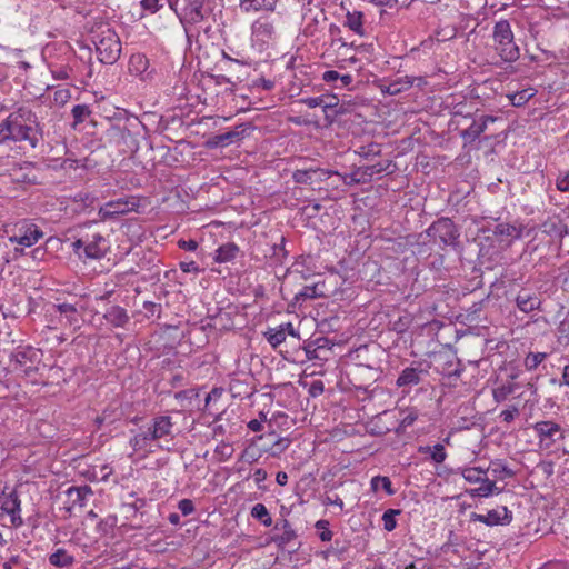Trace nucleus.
Here are the masks:
<instances>
[{
	"label": "nucleus",
	"instance_id": "1",
	"mask_svg": "<svg viewBox=\"0 0 569 569\" xmlns=\"http://www.w3.org/2000/svg\"><path fill=\"white\" fill-rule=\"evenodd\" d=\"M11 120L10 129L12 131V142H28L31 149H36L43 138V127L38 121V117L31 110L18 109L8 116Z\"/></svg>",
	"mask_w": 569,
	"mask_h": 569
},
{
	"label": "nucleus",
	"instance_id": "2",
	"mask_svg": "<svg viewBox=\"0 0 569 569\" xmlns=\"http://www.w3.org/2000/svg\"><path fill=\"white\" fill-rule=\"evenodd\" d=\"M459 231L449 218H440L435 221L425 233L419 234L418 244L437 246L439 248L456 246Z\"/></svg>",
	"mask_w": 569,
	"mask_h": 569
},
{
	"label": "nucleus",
	"instance_id": "3",
	"mask_svg": "<svg viewBox=\"0 0 569 569\" xmlns=\"http://www.w3.org/2000/svg\"><path fill=\"white\" fill-rule=\"evenodd\" d=\"M140 128H143V124L134 118L129 121V124H111L107 130V137L109 142L114 144L121 153L133 154L139 150L137 136Z\"/></svg>",
	"mask_w": 569,
	"mask_h": 569
},
{
	"label": "nucleus",
	"instance_id": "4",
	"mask_svg": "<svg viewBox=\"0 0 569 569\" xmlns=\"http://www.w3.org/2000/svg\"><path fill=\"white\" fill-rule=\"evenodd\" d=\"M495 49L505 62H515L520 57L519 47L515 43L511 26L507 20L496 22L493 28Z\"/></svg>",
	"mask_w": 569,
	"mask_h": 569
},
{
	"label": "nucleus",
	"instance_id": "5",
	"mask_svg": "<svg viewBox=\"0 0 569 569\" xmlns=\"http://www.w3.org/2000/svg\"><path fill=\"white\" fill-rule=\"evenodd\" d=\"M41 351L31 346L18 347L12 353L10 361L14 371L23 373L27 378L33 379L38 372V365L41 361Z\"/></svg>",
	"mask_w": 569,
	"mask_h": 569
},
{
	"label": "nucleus",
	"instance_id": "6",
	"mask_svg": "<svg viewBox=\"0 0 569 569\" xmlns=\"http://www.w3.org/2000/svg\"><path fill=\"white\" fill-rule=\"evenodd\" d=\"M11 244H19L29 248L43 237L42 230L29 220L17 222L11 229L6 230Z\"/></svg>",
	"mask_w": 569,
	"mask_h": 569
},
{
	"label": "nucleus",
	"instance_id": "7",
	"mask_svg": "<svg viewBox=\"0 0 569 569\" xmlns=\"http://www.w3.org/2000/svg\"><path fill=\"white\" fill-rule=\"evenodd\" d=\"M96 51L100 62L104 64H113L118 61L121 53V42L118 34L108 29L98 36V40L94 41Z\"/></svg>",
	"mask_w": 569,
	"mask_h": 569
},
{
	"label": "nucleus",
	"instance_id": "8",
	"mask_svg": "<svg viewBox=\"0 0 569 569\" xmlns=\"http://www.w3.org/2000/svg\"><path fill=\"white\" fill-rule=\"evenodd\" d=\"M325 269L326 266L320 260L319 253L309 251L298 256L288 269V272L290 274H299L301 279L306 280L313 276H320Z\"/></svg>",
	"mask_w": 569,
	"mask_h": 569
},
{
	"label": "nucleus",
	"instance_id": "9",
	"mask_svg": "<svg viewBox=\"0 0 569 569\" xmlns=\"http://www.w3.org/2000/svg\"><path fill=\"white\" fill-rule=\"evenodd\" d=\"M140 199L136 196L127 198H119L104 203L99 209V217L102 220L112 219L119 216L128 214L130 212H139Z\"/></svg>",
	"mask_w": 569,
	"mask_h": 569
},
{
	"label": "nucleus",
	"instance_id": "10",
	"mask_svg": "<svg viewBox=\"0 0 569 569\" xmlns=\"http://www.w3.org/2000/svg\"><path fill=\"white\" fill-rule=\"evenodd\" d=\"M478 109L475 110L473 116L466 122L460 131V137L463 140V144H471L475 142L488 128L489 123L496 122L499 118L489 114H479Z\"/></svg>",
	"mask_w": 569,
	"mask_h": 569
},
{
	"label": "nucleus",
	"instance_id": "11",
	"mask_svg": "<svg viewBox=\"0 0 569 569\" xmlns=\"http://www.w3.org/2000/svg\"><path fill=\"white\" fill-rule=\"evenodd\" d=\"M392 166V161L378 162L376 164L359 167L355 171H352L349 176H343V182L346 184H361L370 182L376 174H380L382 172H388L389 168Z\"/></svg>",
	"mask_w": 569,
	"mask_h": 569
},
{
	"label": "nucleus",
	"instance_id": "12",
	"mask_svg": "<svg viewBox=\"0 0 569 569\" xmlns=\"http://www.w3.org/2000/svg\"><path fill=\"white\" fill-rule=\"evenodd\" d=\"M512 519V512L506 506L498 507L497 509H491L486 515L477 512L470 513L471 522H481L488 527L508 526L511 523Z\"/></svg>",
	"mask_w": 569,
	"mask_h": 569
},
{
	"label": "nucleus",
	"instance_id": "13",
	"mask_svg": "<svg viewBox=\"0 0 569 569\" xmlns=\"http://www.w3.org/2000/svg\"><path fill=\"white\" fill-rule=\"evenodd\" d=\"M430 365L435 371L449 378H459L463 371V366L460 360L451 353H440L436 356L433 362Z\"/></svg>",
	"mask_w": 569,
	"mask_h": 569
},
{
	"label": "nucleus",
	"instance_id": "14",
	"mask_svg": "<svg viewBox=\"0 0 569 569\" xmlns=\"http://www.w3.org/2000/svg\"><path fill=\"white\" fill-rule=\"evenodd\" d=\"M249 130H251V126L249 123H241L233 130L212 136L207 140L206 146L210 149L230 146L231 143L238 142L247 137L249 134Z\"/></svg>",
	"mask_w": 569,
	"mask_h": 569
},
{
	"label": "nucleus",
	"instance_id": "15",
	"mask_svg": "<svg viewBox=\"0 0 569 569\" xmlns=\"http://www.w3.org/2000/svg\"><path fill=\"white\" fill-rule=\"evenodd\" d=\"M416 366L406 367L397 378L396 385L399 388L413 387L419 385L428 376L431 365L422 367V362H415Z\"/></svg>",
	"mask_w": 569,
	"mask_h": 569
},
{
	"label": "nucleus",
	"instance_id": "16",
	"mask_svg": "<svg viewBox=\"0 0 569 569\" xmlns=\"http://www.w3.org/2000/svg\"><path fill=\"white\" fill-rule=\"evenodd\" d=\"M7 489L8 487L6 486L0 496L1 509L3 512L8 513L11 517V523L16 527H19L23 523L22 518L20 516L21 501L16 489L9 492H7Z\"/></svg>",
	"mask_w": 569,
	"mask_h": 569
},
{
	"label": "nucleus",
	"instance_id": "17",
	"mask_svg": "<svg viewBox=\"0 0 569 569\" xmlns=\"http://www.w3.org/2000/svg\"><path fill=\"white\" fill-rule=\"evenodd\" d=\"M204 4L206 0H184V6L178 13L181 23L186 26L201 22L207 16Z\"/></svg>",
	"mask_w": 569,
	"mask_h": 569
},
{
	"label": "nucleus",
	"instance_id": "18",
	"mask_svg": "<svg viewBox=\"0 0 569 569\" xmlns=\"http://www.w3.org/2000/svg\"><path fill=\"white\" fill-rule=\"evenodd\" d=\"M379 370L377 367L370 365L358 363L355 366L353 379L359 382L355 383L357 389L367 390L379 378Z\"/></svg>",
	"mask_w": 569,
	"mask_h": 569
},
{
	"label": "nucleus",
	"instance_id": "19",
	"mask_svg": "<svg viewBox=\"0 0 569 569\" xmlns=\"http://www.w3.org/2000/svg\"><path fill=\"white\" fill-rule=\"evenodd\" d=\"M172 420L170 416H157L147 428L148 437L151 441L160 440L172 435Z\"/></svg>",
	"mask_w": 569,
	"mask_h": 569
},
{
	"label": "nucleus",
	"instance_id": "20",
	"mask_svg": "<svg viewBox=\"0 0 569 569\" xmlns=\"http://www.w3.org/2000/svg\"><path fill=\"white\" fill-rule=\"evenodd\" d=\"M44 254L46 251H10L3 259L7 263L18 261L17 267L27 270L32 268V262L43 259Z\"/></svg>",
	"mask_w": 569,
	"mask_h": 569
},
{
	"label": "nucleus",
	"instance_id": "21",
	"mask_svg": "<svg viewBox=\"0 0 569 569\" xmlns=\"http://www.w3.org/2000/svg\"><path fill=\"white\" fill-rule=\"evenodd\" d=\"M532 428L541 442L548 440L549 443H555L557 440L563 438L560 426L550 420L536 422Z\"/></svg>",
	"mask_w": 569,
	"mask_h": 569
},
{
	"label": "nucleus",
	"instance_id": "22",
	"mask_svg": "<svg viewBox=\"0 0 569 569\" xmlns=\"http://www.w3.org/2000/svg\"><path fill=\"white\" fill-rule=\"evenodd\" d=\"M252 38L257 42L268 43L274 38V24L266 18H260L252 23Z\"/></svg>",
	"mask_w": 569,
	"mask_h": 569
},
{
	"label": "nucleus",
	"instance_id": "23",
	"mask_svg": "<svg viewBox=\"0 0 569 569\" xmlns=\"http://www.w3.org/2000/svg\"><path fill=\"white\" fill-rule=\"evenodd\" d=\"M332 174L331 171L320 169V168H310L303 170H296L292 173V179L296 183L299 184H312L315 181V177L319 181H323L328 179Z\"/></svg>",
	"mask_w": 569,
	"mask_h": 569
},
{
	"label": "nucleus",
	"instance_id": "24",
	"mask_svg": "<svg viewBox=\"0 0 569 569\" xmlns=\"http://www.w3.org/2000/svg\"><path fill=\"white\" fill-rule=\"evenodd\" d=\"M274 530L282 531L280 535H274L271 538V541L274 542L279 548H284L297 538V532L293 530L287 519L277 520Z\"/></svg>",
	"mask_w": 569,
	"mask_h": 569
},
{
	"label": "nucleus",
	"instance_id": "25",
	"mask_svg": "<svg viewBox=\"0 0 569 569\" xmlns=\"http://www.w3.org/2000/svg\"><path fill=\"white\" fill-rule=\"evenodd\" d=\"M66 495L71 503L70 508H83L87 505L88 498L93 495V491L90 486L84 485L80 487H70L66 491Z\"/></svg>",
	"mask_w": 569,
	"mask_h": 569
},
{
	"label": "nucleus",
	"instance_id": "26",
	"mask_svg": "<svg viewBox=\"0 0 569 569\" xmlns=\"http://www.w3.org/2000/svg\"><path fill=\"white\" fill-rule=\"evenodd\" d=\"M106 321L116 328H123L130 321L127 310L118 305H112L103 313Z\"/></svg>",
	"mask_w": 569,
	"mask_h": 569
},
{
	"label": "nucleus",
	"instance_id": "27",
	"mask_svg": "<svg viewBox=\"0 0 569 569\" xmlns=\"http://www.w3.org/2000/svg\"><path fill=\"white\" fill-rule=\"evenodd\" d=\"M52 308L54 311L59 312L60 323L64 326H78L79 319H78V309L72 303H54L52 305Z\"/></svg>",
	"mask_w": 569,
	"mask_h": 569
},
{
	"label": "nucleus",
	"instance_id": "28",
	"mask_svg": "<svg viewBox=\"0 0 569 569\" xmlns=\"http://www.w3.org/2000/svg\"><path fill=\"white\" fill-rule=\"evenodd\" d=\"M48 561L51 566L60 569H70L73 567L76 559L64 548H57L52 553L49 555Z\"/></svg>",
	"mask_w": 569,
	"mask_h": 569
},
{
	"label": "nucleus",
	"instance_id": "29",
	"mask_svg": "<svg viewBox=\"0 0 569 569\" xmlns=\"http://www.w3.org/2000/svg\"><path fill=\"white\" fill-rule=\"evenodd\" d=\"M501 489L498 488L496 482L490 480L488 477L483 478L479 487L466 490V493L472 498H488L493 495H499Z\"/></svg>",
	"mask_w": 569,
	"mask_h": 569
},
{
	"label": "nucleus",
	"instance_id": "30",
	"mask_svg": "<svg viewBox=\"0 0 569 569\" xmlns=\"http://www.w3.org/2000/svg\"><path fill=\"white\" fill-rule=\"evenodd\" d=\"M325 287V282H315L311 286H305L302 290H300L298 293H296L295 299L297 301H306L308 299H315L318 297H325L326 293L323 292L322 288Z\"/></svg>",
	"mask_w": 569,
	"mask_h": 569
},
{
	"label": "nucleus",
	"instance_id": "31",
	"mask_svg": "<svg viewBox=\"0 0 569 569\" xmlns=\"http://www.w3.org/2000/svg\"><path fill=\"white\" fill-rule=\"evenodd\" d=\"M277 2L278 0H240V7L246 12H249L251 10L273 11Z\"/></svg>",
	"mask_w": 569,
	"mask_h": 569
},
{
	"label": "nucleus",
	"instance_id": "32",
	"mask_svg": "<svg viewBox=\"0 0 569 569\" xmlns=\"http://www.w3.org/2000/svg\"><path fill=\"white\" fill-rule=\"evenodd\" d=\"M516 303L521 311L529 313L538 308L540 300L536 296L521 291L516 298Z\"/></svg>",
	"mask_w": 569,
	"mask_h": 569
},
{
	"label": "nucleus",
	"instance_id": "33",
	"mask_svg": "<svg viewBox=\"0 0 569 569\" xmlns=\"http://www.w3.org/2000/svg\"><path fill=\"white\" fill-rule=\"evenodd\" d=\"M493 233L495 236L500 237L501 240L511 241L513 239L520 238L521 229L512 224L499 223L496 226Z\"/></svg>",
	"mask_w": 569,
	"mask_h": 569
},
{
	"label": "nucleus",
	"instance_id": "34",
	"mask_svg": "<svg viewBox=\"0 0 569 569\" xmlns=\"http://www.w3.org/2000/svg\"><path fill=\"white\" fill-rule=\"evenodd\" d=\"M339 107V99L336 96L325 97L323 102V112L326 113V120L329 123L333 122V118L340 113H342L341 108Z\"/></svg>",
	"mask_w": 569,
	"mask_h": 569
},
{
	"label": "nucleus",
	"instance_id": "35",
	"mask_svg": "<svg viewBox=\"0 0 569 569\" xmlns=\"http://www.w3.org/2000/svg\"><path fill=\"white\" fill-rule=\"evenodd\" d=\"M370 488L373 492H378L379 489L385 490L388 496H393L396 490L392 488L391 480L386 476H375L370 480Z\"/></svg>",
	"mask_w": 569,
	"mask_h": 569
},
{
	"label": "nucleus",
	"instance_id": "36",
	"mask_svg": "<svg viewBox=\"0 0 569 569\" xmlns=\"http://www.w3.org/2000/svg\"><path fill=\"white\" fill-rule=\"evenodd\" d=\"M488 470L492 472L493 477L499 479L512 478L515 476V471L499 459L491 461Z\"/></svg>",
	"mask_w": 569,
	"mask_h": 569
},
{
	"label": "nucleus",
	"instance_id": "37",
	"mask_svg": "<svg viewBox=\"0 0 569 569\" xmlns=\"http://www.w3.org/2000/svg\"><path fill=\"white\" fill-rule=\"evenodd\" d=\"M363 13L360 11L348 12L346 16L345 26L356 33L362 36L365 33L362 26Z\"/></svg>",
	"mask_w": 569,
	"mask_h": 569
},
{
	"label": "nucleus",
	"instance_id": "38",
	"mask_svg": "<svg viewBox=\"0 0 569 569\" xmlns=\"http://www.w3.org/2000/svg\"><path fill=\"white\" fill-rule=\"evenodd\" d=\"M250 515L253 519L260 521L266 527H270L272 525V518L263 503L254 505Z\"/></svg>",
	"mask_w": 569,
	"mask_h": 569
},
{
	"label": "nucleus",
	"instance_id": "39",
	"mask_svg": "<svg viewBox=\"0 0 569 569\" xmlns=\"http://www.w3.org/2000/svg\"><path fill=\"white\" fill-rule=\"evenodd\" d=\"M33 168H34L33 162H29V161L23 162L17 172V174H18L17 181L30 183V184L37 183V177L31 173V170Z\"/></svg>",
	"mask_w": 569,
	"mask_h": 569
},
{
	"label": "nucleus",
	"instance_id": "40",
	"mask_svg": "<svg viewBox=\"0 0 569 569\" xmlns=\"http://www.w3.org/2000/svg\"><path fill=\"white\" fill-rule=\"evenodd\" d=\"M419 452H421V453H430L431 459L436 463H442L446 460V458H447V453H446L445 447L441 443H437L432 448L429 447V446L420 447L419 448Z\"/></svg>",
	"mask_w": 569,
	"mask_h": 569
},
{
	"label": "nucleus",
	"instance_id": "41",
	"mask_svg": "<svg viewBox=\"0 0 569 569\" xmlns=\"http://www.w3.org/2000/svg\"><path fill=\"white\" fill-rule=\"evenodd\" d=\"M313 345H317L318 348V356H320V361H326L329 359L331 355V349L333 347V343L330 339L327 337H318L313 339Z\"/></svg>",
	"mask_w": 569,
	"mask_h": 569
},
{
	"label": "nucleus",
	"instance_id": "42",
	"mask_svg": "<svg viewBox=\"0 0 569 569\" xmlns=\"http://www.w3.org/2000/svg\"><path fill=\"white\" fill-rule=\"evenodd\" d=\"M548 357L546 352H529L525 360L523 366L528 371L536 370Z\"/></svg>",
	"mask_w": 569,
	"mask_h": 569
},
{
	"label": "nucleus",
	"instance_id": "43",
	"mask_svg": "<svg viewBox=\"0 0 569 569\" xmlns=\"http://www.w3.org/2000/svg\"><path fill=\"white\" fill-rule=\"evenodd\" d=\"M475 111L465 110L463 107H456L452 111L451 123L456 124V128L462 127L473 116Z\"/></svg>",
	"mask_w": 569,
	"mask_h": 569
},
{
	"label": "nucleus",
	"instance_id": "44",
	"mask_svg": "<svg viewBox=\"0 0 569 569\" xmlns=\"http://www.w3.org/2000/svg\"><path fill=\"white\" fill-rule=\"evenodd\" d=\"M71 114L73 117L72 127L76 128L91 114V110L87 104H76L71 110Z\"/></svg>",
	"mask_w": 569,
	"mask_h": 569
},
{
	"label": "nucleus",
	"instance_id": "45",
	"mask_svg": "<svg viewBox=\"0 0 569 569\" xmlns=\"http://www.w3.org/2000/svg\"><path fill=\"white\" fill-rule=\"evenodd\" d=\"M150 442L151 439L148 437L147 430H141L139 433L134 435L129 441L130 446L134 451L146 449Z\"/></svg>",
	"mask_w": 569,
	"mask_h": 569
},
{
	"label": "nucleus",
	"instance_id": "46",
	"mask_svg": "<svg viewBox=\"0 0 569 569\" xmlns=\"http://www.w3.org/2000/svg\"><path fill=\"white\" fill-rule=\"evenodd\" d=\"M463 479L470 483H480L487 477V471H479L476 468H463L461 471Z\"/></svg>",
	"mask_w": 569,
	"mask_h": 569
},
{
	"label": "nucleus",
	"instance_id": "47",
	"mask_svg": "<svg viewBox=\"0 0 569 569\" xmlns=\"http://www.w3.org/2000/svg\"><path fill=\"white\" fill-rule=\"evenodd\" d=\"M401 513L400 509H387L382 515L383 529L392 531L397 527L396 517Z\"/></svg>",
	"mask_w": 569,
	"mask_h": 569
},
{
	"label": "nucleus",
	"instance_id": "48",
	"mask_svg": "<svg viewBox=\"0 0 569 569\" xmlns=\"http://www.w3.org/2000/svg\"><path fill=\"white\" fill-rule=\"evenodd\" d=\"M234 252L236 251H213L212 253L209 254V257L212 260V264L213 263H218L219 266L228 264V263H233V261L236 259Z\"/></svg>",
	"mask_w": 569,
	"mask_h": 569
},
{
	"label": "nucleus",
	"instance_id": "49",
	"mask_svg": "<svg viewBox=\"0 0 569 569\" xmlns=\"http://www.w3.org/2000/svg\"><path fill=\"white\" fill-rule=\"evenodd\" d=\"M147 505V501L144 498H136L132 502H124L122 505V508L127 515V518L129 517H136L137 513L144 508Z\"/></svg>",
	"mask_w": 569,
	"mask_h": 569
},
{
	"label": "nucleus",
	"instance_id": "50",
	"mask_svg": "<svg viewBox=\"0 0 569 569\" xmlns=\"http://www.w3.org/2000/svg\"><path fill=\"white\" fill-rule=\"evenodd\" d=\"M533 97V92L530 89H525L511 94L510 102L513 107H521L526 104Z\"/></svg>",
	"mask_w": 569,
	"mask_h": 569
},
{
	"label": "nucleus",
	"instance_id": "51",
	"mask_svg": "<svg viewBox=\"0 0 569 569\" xmlns=\"http://www.w3.org/2000/svg\"><path fill=\"white\" fill-rule=\"evenodd\" d=\"M268 342L273 347H278L286 340V330L283 326H280L279 329L270 330L267 333Z\"/></svg>",
	"mask_w": 569,
	"mask_h": 569
},
{
	"label": "nucleus",
	"instance_id": "52",
	"mask_svg": "<svg viewBox=\"0 0 569 569\" xmlns=\"http://www.w3.org/2000/svg\"><path fill=\"white\" fill-rule=\"evenodd\" d=\"M461 545V539H460V536L457 535L455 531L450 530L449 531V535H448V540L446 543H443L442 546V551L445 552H453V553H457L458 552V547Z\"/></svg>",
	"mask_w": 569,
	"mask_h": 569
},
{
	"label": "nucleus",
	"instance_id": "53",
	"mask_svg": "<svg viewBox=\"0 0 569 569\" xmlns=\"http://www.w3.org/2000/svg\"><path fill=\"white\" fill-rule=\"evenodd\" d=\"M3 569H29L26 559L19 555L11 556L4 563Z\"/></svg>",
	"mask_w": 569,
	"mask_h": 569
},
{
	"label": "nucleus",
	"instance_id": "54",
	"mask_svg": "<svg viewBox=\"0 0 569 569\" xmlns=\"http://www.w3.org/2000/svg\"><path fill=\"white\" fill-rule=\"evenodd\" d=\"M418 419V413L415 410H410L400 421L399 426L396 428L397 433H402L405 430L412 426L413 422Z\"/></svg>",
	"mask_w": 569,
	"mask_h": 569
},
{
	"label": "nucleus",
	"instance_id": "55",
	"mask_svg": "<svg viewBox=\"0 0 569 569\" xmlns=\"http://www.w3.org/2000/svg\"><path fill=\"white\" fill-rule=\"evenodd\" d=\"M486 299L479 300L477 302H473L468 309H467V318L471 321H478L480 320L479 313L482 311L485 306Z\"/></svg>",
	"mask_w": 569,
	"mask_h": 569
},
{
	"label": "nucleus",
	"instance_id": "56",
	"mask_svg": "<svg viewBox=\"0 0 569 569\" xmlns=\"http://www.w3.org/2000/svg\"><path fill=\"white\" fill-rule=\"evenodd\" d=\"M233 447L230 443L223 441H221L214 449V453L218 455L221 460L230 459L233 455Z\"/></svg>",
	"mask_w": 569,
	"mask_h": 569
},
{
	"label": "nucleus",
	"instance_id": "57",
	"mask_svg": "<svg viewBox=\"0 0 569 569\" xmlns=\"http://www.w3.org/2000/svg\"><path fill=\"white\" fill-rule=\"evenodd\" d=\"M142 306H143V309L146 311V317H148V318H150V317L160 318V313H161V310H162V307H161L160 303L146 300V301H143Z\"/></svg>",
	"mask_w": 569,
	"mask_h": 569
},
{
	"label": "nucleus",
	"instance_id": "58",
	"mask_svg": "<svg viewBox=\"0 0 569 569\" xmlns=\"http://www.w3.org/2000/svg\"><path fill=\"white\" fill-rule=\"evenodd\" d=\"M11 120L8 117L0 122V144L11 141L12 131L10 129Z\"/></svg>",
	"mask_w": 569,
	"mask_h": 569
},
{
	"label": "nucleus",
	"instance_id": "59",
	"mask_svg": "<svg viewBox=\"0 0 569 569\" xmlns=\"http://www.w3.org/2000/svg\"><path fill=\"white\" fill-rule=\"evenodd\" d=\"M106 252L107 251H74L78 259L83 261L84 263L88 259H92V260L102 259L106 256Z\"/></svg>",
	"mask_w": 569,
	"mask_h": 569
},
{
	"label": "nucleus",
	"instance_id": "60",
	"mask_svg": "<svg viewBox=\"0 0 569 569\" xmlns=\"http://www.w3.org/2000/svg\"><path fill=\"white\" fill-rule=\"evenodd\" d=\"M290 445V440L288 438H278L273 441L270 450L272 456H278L282 453Z\"/></svg>",
	"mask_w": 569,
	"mask_h": 569
},
{
	"label": "nucleus",
	"instance_id": "61",
	"mask_svg": "<svg viewBox=\"0 0 569 569\" xmlns=\"http://www.w3.org/2000/svg\"><path fill=\"white\" fill-rule=\"evenodd\" d=\"M318 346L313 345V339L309 340L305 343L303 350L307 359L309 360H320V356H318Z\"/></svg>",
	"mask_w": 569,
	"mask_h": 569
},
{
	"label": "nucleus",
	"instance_id": "62",
	"mask_svg": "<svg viewBox=\"0 0 569 569\" xmlns=\"http://www.w3.org/2000/svg\"><path fill=\"white\" fill-rule=\"evenodd\" d=\"M325 391V383L322 380H313L309 385L308 393L312 398H317L321 396Z\"/></svg>",
	"mask_w": 569,
	"mask_h": 569
},
{
	"label": "nucleus",
	"instance_id": "63",
	"mask_svg": "<svg viewBox=\"0 0 569 569\" xmlns=\"http://www.w3.org/2000/svg\"><path fill=\"white\" fill-rule=\"evenodd\" d=\"M178 509L183 516H189L194 511L193 501L190 499H182L178 502Z\"/></svg>",
	"mask_w": 569,
	"mask_h": 569
},
{
	"label": "nucleus",
	"instance_id": "64",
	"mask_svg": "<svg viewBox=\"0 0 569 569\" xmlns=\"http://www.w3.org/2000/svg\"><path fill=\"white\" fill-rule=\"evenodd\" d=\"M557 189L562 192L569 191V171L560 173L556 181Z\"/></svg>",
	"mask_w": 569,
	"mask_h": 569
}]
</instances>
